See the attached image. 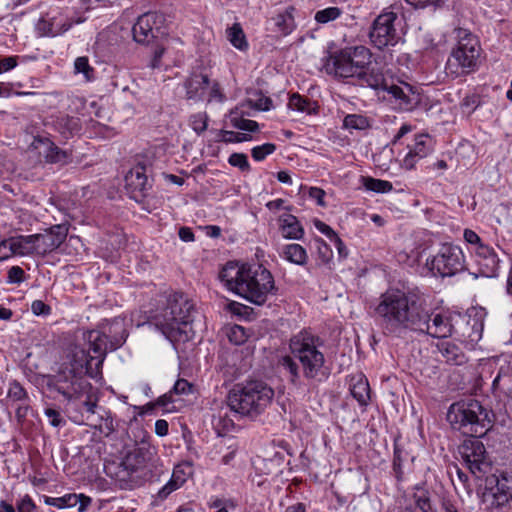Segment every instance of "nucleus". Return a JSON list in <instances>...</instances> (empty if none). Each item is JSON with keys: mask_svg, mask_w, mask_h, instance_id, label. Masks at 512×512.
Instances as JSON below:
<instances>
[{"mask_svg": "<svg viewBox=\"0 0 512 512\" xmlns=\"http://www.w3.org/2000/svg\"><path fill=\"white\" fill-rule=\"evenodd\" d=\"M478 105L479 96L475 94L465 96L461 102V108L468 114L472 113Z\"/></svg>", "mask_w": 512, "mask_h": 512, "instance_id": "bf43d9fd", "label": "nucleus"}, {"mask_svg": "<svg viewBox=\"0 0 512 512\" xmlns=\"http://www.w3.org/2000/svg\"><path fill=\"white\" fill-rule=\"evenodd\" d=\"M431 138L428 135H418L415 138L414 145L409 149L402 161V167L411 170L415 167L418 160L426 157L430 151Z\"/></svg>", "mask_w": 512, "mask_h": 512, "instance_id": "5701e85b", "label": "nucleus"}, {"mask_svg": "<svg viewBox=\"0 0 512 512\" xmlns=\"http://www.w3.org/2000/svg\"><path fill=\"white\" fill-rule=\"evenodd\" d=\"M296 358L294 356H284L280 360V365L284 370L289 373V381L294 386L301 385V376H300V368L298 363L296 362Z\"/></svg>", "mask_w": 512, "mask_h": 512, "instance_id": "72a5a7b5", "label": "nucleus"}, {"mask_svg": "<svg viewBox=\"0 0 512 512\" xmlns=\"http://www.w3.org/2000/svg\"><path fill=\"white\" fill-rule=\"evenodd\" d=\"M14 255L11 237L0 241V261L7 260Z\"/></svg>", "mask_w": 512, "mask_h": 512, "instance_id": "69168bd1", "label": "nucleus"}, {"mask_svg": "<svg viewBox=\"0 0 512 512\" xmlns=\"http://www.w3.org/2000/svg\"><path fill=\"white\" fill-rule=\"evenodd\" d=\"M228 40L230 43L239 50H246L248 43L244 31L239 23H234L226 30Z\"/></svg>", "mask_w": 512, "mask_h": 512, "instance_id": "e433bc0d", "label": "nucleus"}, {"mask_svg": "<svg viewBox=\"0 0 512 512\" xmlns=\"http://www.w3.org/2000/svg\"><path fill=\"white\" fill-rule=\"evenodd\" d=\"M193 305L182 293L169 295L163 307L156 310L151 318L154 326L170 341L187 338V327L192 322Z\"/></svg>", "mask_w": 512, "mask_h": 512, "instance_id": "7ed1b4c3", "label": "nucleus"}, {"mask_svg": "<svg viewBox=\"0 0 512 512\" xmlns=\"http://www.w3.org/2000/svg\"><path fill=\"white\" fill-rule=\"evenodd\" d=\"M44 379L48 391L60 394L69 403L80 400L88 390H91V384L84 375L68 367L56 374L46 375Z\"/></svg>", "mask_w": 512, "mask_h": 512, "instance_id": "1a4fd4ad", "label": "nucleus"}, {"mask_svg": "<svg viewBox=\"0 0 512 512\" xmlns=\"http://www.w3.org/2000/svg\"><path fill=\"white\" fill-rule=\"evenodd\" d=\"M207 121L208 116L206 113H198L190 118L191 127L197 134H201L207 129Z\"/></svg>", "mask_w": 512, "mask_h": 512, "instance_id": "6e6d98bb", "label": "nucleus"}, {"mask_svg": "<svg viewBox=\"0 0 512 512\" xmlns=\"http://www.w3.org/2000/svg\"><path fill=\"white\" fill-rule=\"evenodd\" d=\"M67 234L68 227L65 224L53 225L43 234H34L36 254L45 256L55 251L65 241Z\"/></svg>", "mask_w": 512, "mask_h": 512, "instance_id": "2eb2a0df", "label": "nucleus"}, {"mask_svg": "<svg viewBox=\"0 0 512 512\" xmlns=\"http://www.w3.org/2000/svg\"><path fill=\"white\" fill-rule=\"evenodd\" d=\"M210 86V78L206 74L192 73L183 83L185 98L194 103L204 100V95Z\"/></svg>", "mask_w": 512, "mask_h": 512, "instance_id": "4be33fe9", "label": "nucleus"}, {"mask_svg": "<svg viewBox=\"0 0 512 512\" xmlns=\"http://www.w3.org/2000/svg\"><path fill=\"white\" fill-rule=\"evenodd\" d=\"M316 243H317L318 254H319V257L321 258L322 262H324V263L329 262V260L331 259V256H332V252H331V249L329 248V246L321 238H317Z\"/></svg>", "mask_w": 512, "mask_h": 512, "instance_id": "338daca9", "label": "nucleus"}, {"mask_svg": "<svg viewBox=\"0 0 512 512\" xmlns=\"http://www.w3.org/2000/svg\"><path fill=\"white\" fill-rule=\"evenodd\" d=\"M212 426L219 436H223L234 429V422L226 412L223 414L219 412L218 415L213 416Z\"/></svg>", "mask_w": 512, "mask_h": 512, "instance_id": "ea45409f", "label": "nucleus"}, {"mask_svg": "<svg viewBox=\"0 0 512 512\" xmlns=\"http://www.w3.org/2000/svg\"><path fill=\"white\" fill-rule=\"evenodd\" d=\"M221 134H222L221 141H223L225 143H240V142H245V141H249L252 139L251 135H249V134L238 133V132H234V131L222 130Z\"/></svg>", "mask_w": 512, "mask_h": 512, "instance_id": "3c124183", "label": "nucleus"}, {"mask_svg": "<svg viewBox=\"0 0 512 512\" xmlns=\"http://www.w3.org/2000/svg\"><path fill=\"white\" fill-rule=\"evenodd\" d=\"M284 258L296 265L303 266L307 263L308 255L300 244H288L283 247Z\"/></svg>", "mask_w": 512, "mask_h": 512, "instance_id": "2f4dec72", "label": "nucleus"}, {"mask_svg": "<svg viewBox=\"0 0 512 512\" xmlns=\"http://www.w3.org/2000/svg\"><path fill=\"white\" fill-rule=\"evenodd\" d=\"M38 143L46 146L44 157L46 162L53 164H67L71 160V154L60 149L47 137H37L35 139Z\"/></svg>", "mask_w": 512, "mask_h": 512, "instance_id": "bb28decb", "label": "nucleus"}, {"mask_svg": "<svg viewBox=\"0 0 512 512\" xmlns=\"http://www.w3.org/2000/svg\"><path fill=\"white\" fill-rule=\"evenodd\" d=\"M14 255H30L36 254L35 235H19L11 237Z\"/></svg>", "mask_w": 512, "mask_h": 512, "instance_id": "7c9ffc66", "label": "nucleus"}, {"mask_svg": "<svg viewBox=\"0 0 512 512\" xmlns=\"http://www.w3.org/2000/svg\"><path fill=\"white\" fill-rule=\"evenodd\" d=\"M75 340L67 348L66 356L70 364L68 369H75L80 374L88 375L91 378L97 377L101 373L103 365L97 363V353L90 354L92 350L87 343L82 341L81 336L77 335Z\"/></svg>", "mask_w": 512, "mask_h": 512, "instance_id": "f8f14e48", "label": "nucleus"}, {"mask_svg": "<svg viewBox=\"0 0 512 512\" xmlns=\"http://www.w3.org/2000/svg\"><path fill=\"white\" fill-rule=\"evenodd\" d=\"M75 404H80V407H77L76 409L82 412V410H85L89 414H94L95 409L97 407L96 399H93L92 395L90 394V390L86 392V395H84L80 400L74 402Z\"/></svg>", "mask_w": 512, "mask_h": 512, "instance_id": "603ef678", "label": "nucleus"}, {"mask_svg": "<svg viewBox=\"0 0 512 512\" xmlns=\"http://www.w3.org/2000/svg\"><path fill=\"white\" fill-rule=\"evenodd\" d=\"M52 125L63 138L68 139L81 130L80 119L69 115H59L53 118Z\"/></svg>", "mask_w": 512, "mask_h": 512, "instance_id": "a878e982", "label": "nucleus"}, {"mask_svg": "<svg viewBox=\"0 0 512 512\" xmlns=\"http://www.w3.org/2000/svg\"><path fill=\"white\" fill-rule=\"evenodd\" d=\"M323 342L318 336L307 331L294 335L289 342V348L300 363L303 377L315 382H323L329 377V369L325 366V356L319 350Z\"/></svg>", "mask_w": 512, "mask_h": 512, "instance_id": "20e7f679", "label": "nucleus"}, {"mask_svg": "<svg viewBox=\"0 0 512 512\" xmlns=\"http://www.w3.org/2000/svg\"><path fill=\"white\" fill-rule=\"evenodd\" d=\"M481 436H471L460 446L459 451L471 473L485 474L491 469V460L485 446L479 440Z\"/></svg>", "mask_w": 512, "mask_h": 512, "instance_id": "4468645a", "label": "nucleus"}, {"mask_svg": "<svg viewBox=\"0 0 512 512\" xmlns=\"http://www.w3.org/2000/svg\"><path fill=\"white\" fill-rule=\"evenodd\" d=\"M227 337L231 343L235 345H242L247 341L249 334L244 327L240 325H233L230 327Z\"/></svg>", "mask_w": 512, "mask_h": 512, "instance_id": "de8ad7c7", "label": "nucleus"}, {"mask_svg": "<svg viewBox=\"0 0 512 512\" xmlns=\"http://www.w3.org/2000/svg\"><path fill=\"white\" fill-rule=\"evenodd\" d=\"M274 390L260 380L236 384L227 396L229 408L241 416L255 418L270 405Z\"/></svg>", "mask_w": 512, "mask_h": 512, "instance_id": "423d86ee", "label": "nucleus"}, {"mask_svg": "<svg viewBox=\"0 0 512 512\" xmlns=\"http://www.w3.org/2000/svg\"><path fill=\"white\" fill-rule=\"evenodd\" d=\"M44 503L59 509L73 508L77 505L76 494H66L62 497H48L44 499Z\"/></svg>", "mask_w": 512, "mask_h": 512, "instance_id": "a19ab883", "label": "nucleus"}, {"mask_svg": "<svg viewBox=\"0 0 512 512\" xmlns=\"http://www.w3.org/2000/svg\"><path fill=\"white\" fill-rule=\"evenodd\" d=\"M363 185L367 190L376 193H387L393 189L391 182L381 179H375L372 177H363Z\"/></svg>", "mask_w": 512, "mask_h": 512, "instance_id": "79ce46f5", "label": "nucleus"}, {"mask_svg": "<svg viewBox=\"0 0 512 512\" xmlns=\"http://www.w3.org/2000/svg\"><path fill=\"white\" fill-rule=\"evenodd\" d=\"M156 454V448L150 443L142 441L133 450L128 452L122 460V466L129 472H136L147 467Z\"/></svg>", "mask_w": 512, "mask_h": 512, "instance_id": "dca6fc26", "label": "nucleus"}, {"mask_svg": "<svg viewBox=\"0 0 512 512\" xmlns=\"http://www.w3.org/2000/svg\"><path fill=\"white\" fill-rule=\"evenodd\" d=\"M172 393L176 395H188L193 391V385L186 379H178L173 388Z\"/></svg>", "mask_w": 512, "mask_h": 512, "instance_id": "13d9d810", "label": "nucleus"}, {"mask_svg": "<svg viewBox=\"0 0 512 512\" xmlns=\"http://www.w3.org/2000/svg\"><path fill=\"white\" fill-rule=\"evenodd\" d=\"M475 261L482 276L487 278L498 276L501 260L493 247L480 245L475 248Z\"/></svg>", "mask_w": 512, "mask_h": 512, "instance_id": "f3484780", "label": "nucleus"}, {"mask_svg": "<svg viewBox=\"0 0 512 512\" xmlns=\"http://www.w3.org/2000/svg\"><path fill=\"white\" fill-rule=\"evenodd\" d=\"M228 163L231 166L238 167L241 171H249L250 164L248 162V157L244 153H232L229 156Z\"/></svg>", "mask_w": 512, "mask_h": 512, "instance_id": "5fc2aeb1", "label": "nucleus"}, {"mask_svg": "<svg viewBox=\"0 0 512 512\" xmlns=\"http://www.w3.org/2000/svg\"><path fill=\"white\" fill-rule=\"evenodd\" d=\"M379 90L387 91L391 94L395 100L398 102V107L401 110L409 111L413 109L419 102V94L416 93L412 86L404 83L403 86L398 85H388L385 81L384 87L379 88Z\"/></svg>", "mask_w": 512, "mask_h": 512, "instance_id": "aec40b11", "label": "nucleus"}, {"mask_svg": "<svg viewBox=\"0 0 512 512\" xmlns=\"http://www.w3.org/2000/svg\"><path fill=\"white\" fill-rule=\"evenodd\" d=\"M426 265L434 276L452 277L465 269V256L458 245L443 243Z\"/></svg>", "mask_w": 512, "mask_h": 512, "instance_id": "9b49d317", "label": "nucleus"}, {"mask_svg": "<svg viewBox=\"0 0 512 512\" xmlns=\"http://www.w3.org/2000/svg\"><path fill=\"white\" fill-rule=\"evenodd\" d=\"M324 69L328 75L362 88L378 91L385 84V74L381 67L363 70L359 61L354 60L346 48L331 54L324 64Z\"/></svg>", "mask_w": 512, "mask_h": 512, "instance_id": "f03ea898", "label": "nucleus"}, {"mask_svg": "<svg viewBox=\"0 0 512 512\" xmlns=\"http://www.w3.org/2000/svg\"><path fill=\"white\" fill-rule=\"evenodd\" d=\"M416 9H425L427 7L439 8L444 4V0H406Z\"/></svg>", "mask_w": 512, "mask_h": 512, "instance_id": "680f3d73", "label": "nucleus"}, {"mask_svg": "<svg viewBox=\"0 0 512 512\" xmlns=\"http://www.w3.org/2000/svg\"><path fill=\"white\" fill-rule=\"evenodd\" d=\"M447 421L463 434L484 436L493 426L494 414L478 400H461L449 407Z\"/></svg>", "mask_w": 512, "mask_h": 512, "instance_id": "39448f33", "label": "nucleus"}, {"mask_svg": "<svg viewBox=\"0 0 512 512\" xmlns=\"http://www.w3.org/2000/svg\"><path fill=\"white\" fill-rule=\"evenodd\" d=\"M182 472L180 467H175L171 479L158 491V497L161 500L166 499L173 491L179 489L186 481L185 478L179 476Z\"/></svg>", "mask_w": 512, "mask_h": 512, "instance_id": "f704fd0d", "label": "nucleus"}, {"mask_svg": "<svg viewBox=\"0 0 512 512\" xmlns=\"http://www.w3.org/2000/svg\"><path fill=\"white\" fill-rule=\"evenodd\" d=\"M350 392L360 406H367L370 401V386L363 376L353 377Z\"/></svg>", "mask_w": 512, "mask_h": 512, "instance_id": "c756f323", "label": "nucleus"}, {"mask_svg": "<svg viewBox=\"0 0 512 512\" xmlns=\"http://www.w3.org/2000/svg\"><path fill=\"white\" fill-rule=\"evenodd\" d=\"M276 145L273 143H265L260 146H255L251 150L252 157L255 161H262L266 156L274 153Z\"/></svg>", "mask_w": 512, "mask_h": 512, "instance_id": "09e8293b", "label": "nucleus"}, {"mask_svg": "<svg viewBox=\"0 0 512 512\" xmlns=\"http://www.w3.org/2000/svg\"><path fill=\"white\" fill-rule=\"evenodd\" d=\"M295 8L289 6L283 12L278 13L269 20L270 30L281 36H287L296 28L294 13Z\"/></svg>", "mask_w": 512, "mask_h": 512, "instance_id": "b1692460", "label": "nucleus"}, {"mask_svg": "<svg viewBox=\"0 0 512 512\" xmlns=\"http://www.w3.org/2000/svg\"><path fill=\"white\" fill-rule=\"evenodd\" d=\"M353 56L354 60L362 65L363 70L369 71L370 68L379 67L372 64V52L363 45L345 47Z\"/></svg>", "mask_w": 512, "mask_h": 512, "instance_id": "473e14b6", "label": "nucleus"}, {"mask_svg": "<svg viewBox=\"0 0 512 512\" xmlns=\"http://www.w3.org/2000/svg\"><path fill=\"white\" fill-rule=\"evenodd\" d=\"M44 415L47 417L49 424L52 427L60 428L66 425V420L62 417L61 413L53 408H45Z\"/></svg>", "mask_w": 512, "mask_h": 512, "instance_id": "864d4df0", "label": "nucleus"}, {"mask_svg": "<svg viewBox=\"0 0 512 512\" xmlns=\"http://www.w3.org/2000/svg\"><path fill=\"white\" fill-rule=\"evenodd\" d=\"M375 312L386 334L399 335L405 330L426 333L434 338L453 334L451 318L441 313L430 314L419 296L399 289H389L380 297Z\"/></svg>", "mask_w": 512, "mask_h": 512, "instance_id": "f257e3e1", "label": "nucleus"}, {"mask_svg": "<svg viewBox=\"0 0 512 512\" xmlns=\"http://www.w3.org/2000/svg\"><path fill=\"white\" fill-rule=\"evenodd\" d=\"M342 15V10L339 7H328L319 10L315 13L314 19L317 23L326 24L336 20Z\"/></svg>", "mask_w": 512, "mask_h": 512, "instance_id": "c03bdc74", "label": "nucleus"}, {"mask_svg": "<svg viewBox=\"0 0 512 512\" xmlns=\"http://www.w3.org/2000/svg\"><path fill=\"white\" fill-rule=\"evenodd\" d=\"M25 280V272L19 266H12L8 270V282L19 284Z\"/></svg>", "mask_w": 512, "mask_h": 512, "instance_id": "e2e57ef3", "label": "nucleus"}, {"mask_svg": "<svg viewBox=\"0 0 512 512\" xmlns=\"http://www.w3.org/2000/svg\"><path fill=\"white\" fill-rule=\"evenodd\" d=\"M506 376L509 375L503 374V368H501L498 372V375L494 378L492 382V388L494 391L501 390L507 394V387H509L510 383L508 382V380H506Z\"/></svg>", "mask_w": 512, "mask_h": 512, "instance_id": "052dcab7", "label": "nucleus"}, {"mask_svg": "<svg viewBox=\"0 0 512 512\" xmlns=\"http://www.w3.org/2000/svg\"><path fill=\"white\" fill-rule=\"evenodd\" d=\"M31 311L36 316H47L51 313V307L42 300H35L31 304Z\"/></svg>", "mask_w": 512, "mask_h": 512, "instance_id": "0e129e2a", "label": "nucleus"}, {"mask_svg": "<svg viewBox=\"0 0 512 512\" xmlns=\"http://www.w3.org/2000/svg\"><path fill=\"white\" fill-rule=\"evenodd\" d=\"M437 348L445 361L449 364L461 365L466 361L464 352L455 343L443 341L437 344Z\"/></svg>", "mask_w": 512, "mask_h": 512, "instance_id": "c85d7f7f", "label": "nucleus"}, {"mask_svg": "<svg viewBox=\"0 0 512 512\" xmlns=\"http://www.w3.org/2000/svg\"><path fill=\"white\" fill-rule=\"evenodd\" d=\"M282 236L289 240H300L304 235V229L296 216L283 214L279 217Z\"/></svg>", "mask_w": 512, "mask_h": 512, "instance_id": "cd10ccee", "label": "nucleus"}, {"mask_svg": "<svg viewBox=\"0 0 512 512\" xmlns=\"http://www.w3.org/2000/svg\"><path fill=\"white\" fill-rule=\"evenodd\" d=\"M397 19L398 15L392 11L383 12L375 18L369 32L370 42L375 48L382 50L398 43L400 36L395 28Z\"/></svg>", "mask_w": 512, "mask_h": 512, "instance_id": "ddd939ff", "label": "nucleus"}, {"mask_svg": "<svg viewBox=\"0 0 512 512\" xmlns=\"http://www.w3.org/2000/svg\"><path fill=\"white\" fill-rule=\"evenodd\" d=\"M406 456L407 454L397 444H395L392 467L398 481H401L404 476L402 464L406 460Z\"/></svg>", "mask_w": 512, "mask_h": 512, "instance_id": "a18cd8bd", "label": "nucleus"}, {"mask_svg": "<svg viewBox=\"0 0 512 512\" xmlns=\"http://www.w3.org/2000/svg\"><path fill=\"white\" fill-rule=\"evenodd\" d=\"M487 483L493 485L490 490L492 492V505L501 507L512 500V478L506 474L500 476L493 475L487 479Z\"/></svg>", "mask_w": 512, "mask_h": 512, "instance_id": "412c9836", "label": "nucleus"}, {"mask_svg": "<svg viewBox=\"0 0 512 512\" xmlns=\"http://www.w3.org/2000/svg\"><path fill=\"white\" fill-rule=\"evenodd\" d=\"M247 266H238L237 263L229 262L221 270L219 278L229 290L238 294V284H240V279H243Z\"/></svg>", "mask_w": 512, "mask_h": 512, "instance_id": "393cba45", "label": "nucleus"}, {"mask_svg": "<svg viewBox=\"0 0 512 512\" xmlns=\"http://www.w3.org/2000/svg\"><path fill=\"white\" fill-rule=\"evenodd\" d=\"M35 508H36V505L29 495H25L17 503V511L18 512H33L35 510Z\"/></svg>", "mask_w": 512, "mask_h": 512, "instance_id": "774afa93", "label": "nucleus"}, {"mask_svg": "<svg viewBox=\"0 0 512 512\" xmlns=\"http://www.w3.org/2000/svg\"><path fill=\"white\" fill-rule=\"evenodd\" d=\"M127 337L125 321L119 317L106 320L99 329L81 332L82 341L89 345L93 353H97L98 364H103L107 353L120 348Z\"/></svg>", "mask_w": 512, "mask_h": 512, "instance_id": "0eeeda50", "label": "nucleus"}, {"mask_svg": "<svg viewBox=\"0 0 512 512\" xmlns=\"http://www.w3.org/2000/svg\"><path fill=\"white\" fill-rule=\"evenodd\" d=\"M208 88L210 89L208 102L217 101L222 103L225 101L226 97L217 81H210V86Z\"/></svg>", "mask_w": 512, "mask_h": 512, "instance_id": "4d7b16f0", "label": "nucleus"}, {"mask_svg": "<svg viewBox=\"0 0 512 512\" xmlns=\"http://www.w3.org/2000/svg\"><path fill=\"white\" fill-rule=\"evenodd\" d=\"M276 291L271 272L260 264L248 265L238 284V295L258 306L263 305L268 295Z\"/></svg>", "mask_w": 512, "mask_h": 512, "instance_id": "6e6552de", "label": "nucleus"}, {"mask_svg": "<svg viewBox=\"0 0 512 512\" xmlns=\"http://www.w3.org/2000/svg\"><path fill=\"white\" fill-rule=\"evenodd\" d=\"M480 52L476 36L465 33L447 60V70L456 77L474 72L478 68Z\"/></svg>", "mask_w": 512, "mask_h": 512, "instance_id": "9d476101", "label": "nucleus"}, {"mask_svg": "<svg viewBox=\"0 0 512 512\" xmlns=\"http://www.w3.org/2000/svg\"><path fill=\"white\" fill-rule=\"evenodd\" d=\"M467 331L463 333L471 343H477L482 338L484 323L481 317L469 318L466 323Z\"/></svg>", "mask_w": 512, "mask_h": 512, "instance_id": "4c0bfd02", "label": "nucleus"}, {"mask_svg": "<svg viewBox=\"0 0 512 512\" xmlns=\"http://www.w3.org/2000/svg\"><path fill=\"white\" fill-rule=\"evenodd\" d=\"M231 124L237 129L249 132H256L259 129V124L256 121L239 117H231Z\"/></svg>", "mask_w": 512, "mask_h": 512, "instance_id": "8fccbe9b", "label": "nucleus"}, {"mask_svg": "<svg viewBox=\"0 0 512 512\" xmlns=\"http://www.w3.org/2000/svg\"><path fill=\"white\" fill-rule=\"evenodd\" d=\"M310 99L302 97L298 93H294L290 96L289 107L293 110L307 113L308 115L316 114V107Z\"/></svg>", "mask_w": 512, "mask_h": 512, "instance_id": "c9c22d12", "label": "nucleus"}, {"mask_svg": "<svg viewBox=\"0 0 512 512\" xmlns=\"http://www.w3.org/2000/svg\"><path fill=\"white\" fill-rule=\"evenodd\" d=\"M125 182L130 198L139 203L144 200L152 187L145 174L144 166L131 169L125 176Z\"/></svg>", "mask_w": 512, "mask_h": 512, "instance_id": "a211bd4d", "label": "nucleus"}, {"mask_svg": "<svg viewBox=\"0 0 512 512\" xmlns=\"http://www.w3.org/2000/svg\"><path fill=\"white\" fill-rule=\"evenodd\" d=\"M157 15L152 12L144 13L138 17L132 27L133 39L143 45H148L157 37L159 29L156 25Z\"/></svg>", "mask_w": 512, "mask_h": 512, "instance_id": "6ab92c4d", "label": "nucleus"}, {"mask_svg": "<svg viewBox=\"0 0 512 512\" xmlns=\"http://www.w3.org/2000/svg\"><path fill=\"white\" fill-rule=\"evenodd\" d=\"M75 73H82L87 81L94 79V68L90 66L86 56L77 57L74 61Z\"/></svg>", "mask_w": 512, "mask_h": 512, "instance_id": "49530a36", "label": "nucleus"}, {"mask_svg": "<svg viewBox=\"0 0 512 512\" xmlns=\"http://www.w3.org/2000/svg\"><path fill=\"white\" fill-rule=\"evenodd\" d=\"M7 399L15 403L30 401L28 392L17 380L9 382Z\"/></svg>", "mask_w": 512, "mask_h": 512, "instance_id": "58836bf2", "label": "nucleus"}, {"mask_svg": "<svg viewBox=\"0 0 512 512\" xmlns=\"http://www.w3.org/2000/svg\"><path fill=\"white\" fill-rule=\"evenodd\" d=\"M345 129L364 130L369 127L368 119L359 114H348L343 120Z\"/></svg>", "mask_w": 512, "mask_h": 512, "instance_id": "37998d69", "label": "nucleus"}]
</instances>
